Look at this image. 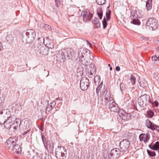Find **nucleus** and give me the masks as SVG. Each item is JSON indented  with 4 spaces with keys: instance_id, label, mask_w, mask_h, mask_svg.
<instances>
[{
    "instance_id": "17",
    "label": "nucleus",
    "mask_w": 159,
    "mask_h": 159,
    "mask_svg": "<svg viewBox=\"0 0 159 159\" xmlns=\"http://www.w3.org/2000/svg\"><path fill=\"white\" fill-rule=\"evenodd\" d=\"M76 59L80 63L86 66H87L89 64V62L86 59L84 58V56H78Z\"/></svg>"
},
{
    "instance_id": "52",
    "label": "nucleus",
    "mask_w": 159,
    "mask_h": 159,
    "mask_svg": "<svg viewBox=\"0 0 159 159\" xmlns=\"http://www.w3.org/2000/svg\"><path fill=\"white\" fill-rule=\"evenodd\" d=\"M4 101V99L3 98H0V109L1 108V107H2V106L1 104Z\"/></svg>"
},
{
    "instance_id": "32",
    "label": "nucleus",
    "mask_w": 159,
    "mask_h": 159,
    "mask_svg": "<svg viewBox=\"0 0 159 159\" xmlns=\"http://www.w3.org/2000/svg\"><path fill=\"white\" fill-rule=\"evenodd\" d=\"M41 27L44 28L46 30H51V27L50 25L46 24L44 23H42L41 24Z\"/></svg>"
},
{
    "instance_id": "50",
    "label": "nucleus",
    "mask_w": 159,
    "mask_h": 159,
    "mask_svg": "<svg viewBox=\"0 0 159 159\" xmlns=\"http://www.w3.org/2000/svg\"><path fill=\"white\" fill-rule=\"evenodd\" d=\"M106 19L107 21L110 20L111 19L110 18V15H109L108 14H106Z\"/></svg>"
},
{
    "instance_id": "49",
    "label": "nucleus",
    "mask_w": 159,
    "mask_h": 159,
    "mask_svg": "<svg viewBox=\"0 0 159 159\" xmlns=\"http://www.w3.org/2000/svg\"><path fill=\"white\" fill-rule=\"evenodd\" d=\"M39 129L42 131H43L44 125L43 123H41V125L39 127Z\"/></svg>"
},
{
    "instance_id": "7",
    "label": "nucleus",
    "mask_w": 159,
    "mask_h": 159,
    "mask_svg": "<svg viewBox=\"0 0 159 159\" xmlns=\"http://www.w3.org/2000/svg\"><path fill=\"white\" fill-rule=\"evenodd\" d=\"M35 49L38 54L45 55H47L48 53V48L46 47L45 45H37L35 47Z\"/></svg>"
},
{
    "instance_id": "55",
    "label": "nucleus",
    "mask_w": 159,
    "mask_h": 159,
    "mask_svg": "<svg viewBox=\"0 0 159 159\" xmlns=\"http://www.w3.org/2000/svg\"><path fill=\"white\" fill-rule=\"evenodd\" d=\"M154 130H156L159 133V126H158L156 125Z\"/></svg>"
},
{
    "instance_id": "51",
    "label": "nucleus",
    "mask_w": 159,
    "mask_h": 159,
    "mask_svg": "<svg viewBox=\"0 0 159 159\" xmlns=\"http://www.w3.org/2000/svg\"><path fill=\"white\" fill-rule=\"evenodd\" d=\"M8 111H6V115L7 116V117L8 118V116H11V112L10 110H8Z\"/></svg>"
},
{
    "instance_id": "54",
    "label": "nucleus",
    "mask_w": 159,
    "mask_h": 159,
    "mask_svg": "<svg viewBox=\"0 0 159 159\" xmlns=\"http://www.w3.org/2000/svg\"><path fill=\"white\" fill-rule=\"evenodd\" d=\"M103 83V82L102 81L101 82V83L100 84L98 85V87L101 89V88H102V86Z\"/></svg>"
},
{
    "instance_id": "4",
    "label": "nucleus",
    "mask_w": 159,
    "mask_h": 159,
    "mask_svg": "<svg viewBox=\"0 0 159 159\" xmlns=\"http://www.w3.org/2000/svg\"><path fill=\"white\" fill-rule=\"evenodd\" d=\"M151 102L150 96L147 94L141 95L138 99V102L139 105L142 107H146Z\"/></svg>"
},
{
    "instance_id": "6",
    "label": "nucleus",
    "mask_w": 159,
    "mask_h": 159,
    "mask_svg": "<svg viewBox=\"0 0 159 159\" xmlns=\"http://www.w3.org/2000/svg\"><path fill=\"white\" fill-rule=\"evenodd\" d=\"M81 16L82 17L83 21L84 22H86L88 21L91 20L93 17V14L89 11L84 9L82 11Z\"/></svg>"
},
{
    "instance_id": "34",
    "label": "nucleus",
    "mask_w": 159,
    "mask_h": 159,
    "mask_svg": "<svg viewBox=\"0 0 159 159\" xmlns=\"http://www.w3.org/2000/svg\"><path fill=\"white\" fill-rule=\"evenodd\" d=\"M132 19V20L131 21V24L137 25H139L140 24V22L137 18H133Z\"/></svg>"
},
{
    "instance_id": "58",
    "label": "nucleus",
    "mask_w": 159,
    "mask_h": 159,
    "mask_svg": "<svg viewBox=\"0 0 159 159\" xmlns=\"http://www.w3.org/2000/svg\"><path fill=\"white\" fill-rule=\"evenodd\" d=\"M105 101L106 103L108 102L109 100L111 98H105Z\"/></svg>"
},
{
    "instance_id": "26",
    "label": "nucleus",
    "mask_w": 159,
    "mask_h": 159,
    "mask_svg": "<svg viewBox=\"0 0 159 159\" xmlns=\"http://www.w3.org/2000/svg\"><path fill=\"white\" fill-rule=\"evenodd\" d=\"M45 39L43 38V37H39L38 39V43L36 44L37 45H39L41 44V45H43L45 44Z\"/></svg>"
},
{
    "instance_id": "46",
    "label": "nucleus",
    "mask_w": 159,
    "mask_h": 159,
    "mask_svg": "<svg viewBox=\"0 0 159 159\" xmlns=\"http://www.w3.org/2000/svg\"><path fill=\"white\" fill-rule=\"evenodd\" d=\"M153 107H157L159 102L157 101H155L154 102H151L150 103Z\"/></svg>"
},
{
    "instance_id": "61",
    "label": "nucleus",
    "mask_w": 159,
    "mask_h": 159,
    "mask_svg": "<svg viewBox=\"0 0 159 159\" xmlns=\"http://www.w3.org/2000/svg\"><path fill=\"white\" fill-rule=\"evenodd\" d=\"M2 44L0 42V51L2 49Z\"/></svg>"
},
{
    "instance_id": "59",
    "label": "nucleus",
    "mask_w": 159,
    "mask_h": 159,
    "mask_svg": "<svg viewBox=\"0 0 159 159\" xmlns=\"http://www.w3.org/2000/svg\"><path fill=\"white\" fill-rule=\"evenodd\" d=\"M51 110H45V113L46 114H49L51 113L50 111Z\"/></svg>"
},
{
    "instance_id": "23",
    "label": "nucleus",
    "mask_w": 159,
    "mask_h": 159,
    "mask_svg": "<svg viewBox=\"0 0 159 159\" xmlns=\"http://www.w3.org/2000/svg\"><path fill=\"white\" fill-rule=\"evenodd\" d=\"M149 148L152 150H159V141L156 142L153 144H150L148 146Z\"/></svg>"
},
{
    "instance_id": "21",
    "label": "nucleus",
    "mask_w": 159,
    "mask_h": 159,
    "mask_svg": "<svg viewBox=\"0 0 159 159\" xmlns=\"http://www.w3.org/2000/svg\"><path fill=\"white\" fill-rule=\"evenodd\" d=\"M92 23L94 25V27L95 28L100 27V23L98 18L95 17L92 20Z\"/></svg>"
},
{
    "instance_id": "42",
    "label": "nucleus",
    "mask_w": 159,
    "mask_h": 159,
    "mask_svg": "<svg viewBox=\"0 0 159 159\" xmlns=\"http://www.w3.org/2000/svg\"><path fill=\"white\" fill-rule=\"evenodd\" d=\"M106 0H96V2L98 4L102 5L105 3Z\"/></svg>"
},
{
    "instance_id": "45",
    "label": "nucleus",
    "mask_w": 159,
    "mask_h": 159,
    "mask_svg": "<svg viewBox=\"0 0 159 159\" xmlns=\"http://www.w3.org/2000/svg\"><path fill=\"white\" fill-rule=\"evenodd\" d=\"M55 1L56 6L57 7H61V6L63 4L61 2H60L58 1H57V0H55Z\"/></svg>"
},
{
    "instance_id": "15",
    "label": "nucleus",
    "mask_w": 159,
    "mask_h": 159,
    "mask_svg": "<svg viewBox=\"0 0 159 159\" xmlns=\"http://www.w3.org/2000/svg\"><path fill=\"white\" fill-rule=\"evenodd\" d=\"M13 123L12 125V130L13 131L17 129H20L21 128V127H20V126H21V120L20 119H16L14 120L13 119Z\"/></svg>"
},
{
    "instance_id": "44",
    "label": "nucleus",
    "mask_w": 159,
    "mask_h": 159,
    "mask_svg": "<svg viewBox=\"0 0 159 159\" xmlns=\"http://www.w3.org/2000/svg\"><path fill=\"white\" fill-rule=\"evenodd\" d=\"M87 75L90 78H92L94 76V74L92 73V72L90 70H88V72L86 73Z\"/></svg>"
},
{
    "instance_id": "10",
    "label": "nucleus",
    "mask_w": 159,
    "mask_h": 159,
    "mask_svg": "<svg viewBox=\"0 0 159 159\" xmlns=\"http://www.w3.org/2000/svg\"><path fill=\"white\" fill-rule=\"evenodd\" d=\"M89 85V80L86 77H82L80 81V87L81 90H86Z\"/></svg>"
},
{
    "instance_id": "25",
    "label": "nucleus",
    "mask_w": 159,
    "mask_h": 159,
    "mask_svg": "<svg viewBox=\"0 0 159 159\" xmlns=\"http://www.w3.org/2000/svg\"><path fill=\"white\" fill-rule=\"evenodd\" d=\"M152 0H148L146 2V8L147 11H149L152 8Z\"/></svg>"
},
{
    "instance_id": "24",
    "label": "nucleus",
    "mask_w": 159,
    "mask_h": 159,
    "mask_svg": "<svg viewBox=\"0 0 159 159\" xmlns=\"http://www.w3.org/2000/svg\"><path fill=\"white\" fill-rule=\"evenodd\" d=\"M137 11L136 9L134 10L133 9L130 11V17L131 19L133 18H138V15L137 13Z\"/></svg>"
},
{
    "instance_id": "18",
    "label": "nucleus",
    "mask_w": 159,
    "mask_h": 159,
    "mask_svg": "<svg viewBox=\"0 0 159 159\" xmlns=\"http://www.w3.org/2000/svg\"><path fill=\"white\" fill-rule=\"evenodd\" d=\"M92 52L90 50L85 48H81L78 51V56H84L83 54L88 55V54H90Z\"/></svg>"
},
{
    "instance_id": "62",
    "label": "nucleus",
    "mask_w": 159,
    "mask_h": 159,
    "mask_svg": "<svg viewBox=\"0 0 159 159\" xmlns=\"http://www.w3.org/2000/svg\"><path fill=\"white\" fill-rule=\"evenodd\" d=\"M155 78L159 82V75L155 77Z\"/></svg>"
},
{
    "instance_id": "43",
    "label": "nucleus",
    "mask_w": 159,
    "mask_h": 159,
    "mask_svg": "<svg viewBox=\"0 0 159 159\" xmlns=\"http://www.w3.org/2000/svg\"><path fill=\"white\" fill-rule=\"evenodd\" d=\"M151 59L152 61H159V56L157 57L156 55H154L151 57Z\"/></svg>"
},
{
    "instance_id": "29",
    "label": "nucleus",
    "mask_w": 159,
    "mask_h": 159,
    "mask_svg": "<svg viewBox=\"0 0 159 159\" xmlns=\"http://www.w3.org/2000/svg\"><path fill=\"white\" fill-rule=\"evenodd\" d=\"M102 93L104 94L105 98H111V95L109 92L108 90L105 89L104 87L102 91Z\"/></svg>"
},
{
    "instance_id": "3",
    "label": "nucleus",
    "mask_w": 159,
    "mask_h": 159,
    "mask_svg": "<svg viewBox=\"0 0 159 159\" xmlns=\"http://www.w3.org/2000/svg\"><path fill=\"white\" fill-rule=\"evenodd\" d=\"M55 155L58 159H64L66 155L67 152L66 149L63 146H58L56 148Z\"/></svg>"
},
{
    "instance_id": "30",
    "label": "nucleus",
    "mask_w": 159,
    "mask_h": 159,
    "mask_svg": "<svg viewBox=\"0 0 159 159\" xmlns=\"http://www.w3.org/2000/svg\"><path fill=\"white\" fill-rule=\"evenodd\" d=\"M14 38L11 34H8L6 38V41L9 43H11L13 42Z\"/></svg>"
},
{
    "instance_id": "1",
    "label": "nucleus",
    "mask_w": 159,
    "mask_h": 159,
    "mask_svg": "<svg viewBox=\"0 0 159 159\" xmlns=\"http://www.w3.org/2000/svg\"><path fill=\"white\" fill-rule=\"evenodd\" d=\"M36 34L35 31L33 29L27 30L25 35H23L22 39L26 41L27 43H31L35 39Z\"/></svg>"
},
{
    "instance_id": "12",
    "label": "nucleus",
    "mask_w": 159,
    "mask_h": 159,
    "mask_svg": "<svg viewBox=\"0 0 159 159\" xmlns=\"http://www.w3.org/2000/svg\"><path fill=\"white\" fill-rule=\"evenodd\" d=\"M13 123L12 118L11 116H8V118L3 123H0V124L2 126V124L4 125V127L6 129L12 130V125Z\"/></svg>"
},
{
    "instance_id": "28",
    "label": "nucleus",
    "mask_w": 159,
    "mask_h": 159,
    "mask_svg": "<svg viewBox=\"0 0 159 159\" xmlns=\"http://www.w3.org/2000/svg\"><path fill=\"white\" fill-rule=\"evenodd\" d=\"M41 137L45 149H48V143L44 135L41 134Z\"/></svg>"
},
{
    "instance_id": "20",
    "label": "nucleus",
    "mask_w": 159,
    "mask_h": 159,
    "mask_svg": "<svg viewBox=\"0 0 159 159\" xmlns=\"http://www.w3.org/2000/svg\"><path fill=\"white\" fill-rule=\"evenodd\" d=\"M46 47L49 48H52L54 47V44L52 40H50L49 38L47 37L45 38V44Z\"/></svg>"
},
{
    "instance_id": "5",
    "label": "nucleus",
    "mask_w": 159,
    "mask_h": 159,
    "mask_svg": "<svg viewBox=\"0 0 159 159\" xmlns=\"http://www.w3.org/2000/svg\"><path fill=\"white\" fill-rule=\"evenodd\" d=\"M121 151L119 148H114L108 154L106 158L107 159H116L120 157Z\"/></svg>"
},
{
    "instance_id": "2",
    "label": "nucleus",
    "mask_w": 159,
    "mask_h": 159,
    "mask_svg": "<svg viewBox=\"0 0 159 159\" xmlns=\"http://www.w3.org/2000/svg\"><path fill=\"white\" fill-rule=\"evenodd\" d=\"M74 53L73 49L70 48H67L62 52L60 56L61 61L64 62L65 60H69L72 58L73 57Z\"/></svg>"
},
{
    "instance_id": "48",
    "label": "nucleus",
    "mask_w": 159,
    "mask_h": 159,
    "mask_svg": "<svg viewBox=\"0 0 159 159\" xmlns=\"http://www.w3.org/2000/svg\"><path fill=\"white\" fill-rule=\"evenodd\" d=\"M90 70L91 71L92 73H93L94 75H95L96 72V67L95 66L91 69Z\"/></svg>"
},
{
    "instance_id": "53",
    "label": "nucleus",
    "mask_w": 159,
    "mask_h": 159,
    "mask_svg": "<svg viewBox=\"0 0 159 159\" xmlns=\"http://www.w3.org/2000/svg\"><path fill=\"white\" fill-rule=\"evenodd\" d=\"M94 66H95V65L92 63H91L89 65V67L91 69L94 67Z\"/></svg>"
},
{
    "instance_id": "27",
    "label": "nucleus",
    "mask_w": 159,
    "mask_h": 159,
    "mask_svg": "<svg viewBox=\"0 0 159 159\" xmlns=\"http://www.w3.org/2000/svg\"><path fill=\"white\" fill-rule=\"evenodd\" d=\"M97 13L100 20L102 18L103 16L102 9V8H98L97 10Z\"/></svg>"
},
{
    "instance_id": "37",
    "label": "nucleus",
    "mask_w": 159,
    "mask_h": 159,
    "mask_svg": "<svg viewBox=\"0 0 159 159\" xmlns=\"http://www.w3.org/2000/svg\"><path fill=\"white\" fill-rule=\"evenodd\" d=\"M94 82L96 84L97 83H99L100 81V78L99 75H96L94 78Z\"/></svg>"
},
{
    "instance_id": "9",
    "label": "nucleus",
    "mask_w": 159,
    "mask_h": 159,
    "mask_svg": "<svg viewBox=\"0 0 159 159\" xmlns=\"http://www.w3.org/2000/svg\"><path fill=\"white\" fill-rule=\"evenodd\" d=\"M117 111H114L118 112V115L123 120H125L129 119L132 115L130 113L126 112L125 110H117Z\"/></svg>"
},
{
    "instance_id": "39",
    "label": "nucleus",
    "mask_w": 159,
    "mask_h": 159,
    "mask_svg": "<svg viewBox=\"0 0 159 159\" xmlns=\"http://www.w3.org/2000/svg\"><path fill=\"white\" fill-rule=\"evenodd\" d=\"M120 89L121 92L124 90L126 88V85L123 83H121L120 85Z\"/></svg>"
},
{
    "instance_id": "47",
    "label": "nucleus",
    "mask_w": 159,
    "mask_h": 159,
    "mask_svg": "<svg viewBox=\"0 0 159 159\" xmlns=\"http://www.w3.org/2000/svg\"><path fill=\"white\" fill-rule=\"evenodd\" d=\"M8 7V4L7 3H5L2 6V8L4 10L7 9Z\"/></svg>"
},
{
    "instance_id": "19",
    "label": "nucleus",
    "mask_w": 159,
    "mask_h": 159,
    "mask_svg": "<svg viewBox=\"0 0 159 159\" xmlns=\"http://www.w3.org/2000/svg\"><path fill=\"white\" fill-rule=\"evenodd\" d=\"M12 150L13 153H16L19 154L21 152V147L20 146L16 143L12 148Z\"/></svg>"
},
{
    "instance_id": "38",
    "label": "nucleus",
    "mask_w": 159,
    "mask_h": 159,
    "mask_svg": "<svg viewBox=\"0 0 159 159\" xmlns=\"http://www.w3.org/2000/svg\"><path fill=\"white\" fill-rule=\"evenodd\" d=\"M147 152L148 155L151 157H153L156 156L155 152L149 150H147Z\"/></svg>"
},
{
    "instance_id": "35",
    "label": "nucleus",
    "mask_w": 159,
    "mask_h": 159,
    "mask_svg": "<svg viewBox=\"0 0 159 159\" xmlns=\"http://www.w3.org/2000/svg\"><path fill=\"white\" fill-rule=\"evenodd\" d=\"M154 115V112L152 110H148L147 111V114L146 115V116L149 118H152Z\"/></svg>"
},
{
    "instance_id": "60",
    "label": "nucleus",
    "mask_w": 159,
    "mask_h": 159,
    "mask_svg": "<svg viewBox=\"0 0 159 159\" xmlns=\"http://www.w3.org/2000/svg\"><path fill=\"white\" fill-rule=\"evenodd\" d=\"M111 13V11L110 10H109L108 11H107L106 14H108L109 15H110Z\"/></svg>"
},
{
    "instance_id": "13",
    "label": "nucleus",
    "mask_w": 159,
    "mask_h": 159,
    "mask_svg": "<svg viewBox=\"0 0 159 159\" xmlns=\"http://www.w3.org/2000/svg\"><path fill=\"white\" fill-rule=\"evenodd\" d=\"M17 138L16 137L13 138L10 137L6 142V147L8 149L11 147L12 148L13 145L17 143Z\"/></svg>"
},
{
    "instance_id": "16",
    "label": "nucleus",
    "mask_w": 159,
    "mask_h": 159,
    "mask_svg": "<svg viewBox=\"0 0 159 159\" xmlns=\"http://www.w3.org/2000/svg\"><path fill=\"white\" fill-rule=\"evenodd\" d=\"M150 135L149 133L142 134L139 136V138L140 141H143L145 143H147L150 139Z\"/></svg>"
},
{
    "instance_id": "56",
    "label": "nucleus",
    "mask_w": 159,
    "mask_h": 159,
    "mask_svg": "<svg viewBox=\"0 0 159 159\" xmlns=\"http://www.w3.org/2000/svg\"><path fill=\"white\" fill-rule=\"evenodd\" d=\"M51 158V157L49 156V155H46L44 157V159H50Z\"/></svg>"
},
{
    "instance_id": "22",
    "label": "nucleus",
    "mask_w": 159,
    "mask_h": 159,
    "mask_svg": "<svg viewBox=\"0 0 159 159\" xmlns=\"http://www.w3.org/2000/svg\"><path fill=\"white\" fill-rule=\"evenodd\" d=\"M146 125L148 128L152 130H154V128L156 126V125L152 123L148 119H147L146 120Z\"/></svg>"
},
{
    "instance_id": "33",
    "label": "nucleus",
    "mask_w": 159,
    "mask_h": 159,
    "mask_svg": "<svg viewBox=\"0 0 159 159\" xmlns=\"http://www.w3.org/2000/svg\"><path fill=\"white\" fill-rule=\"evenodd\" d=\"M48 149H46L48 150L49 152L50 153L52 152L53 148L54 145L53 143H48Z\"/></svg>"
},
{
    "instance_id": "41",
    "label": "nucleus",
    "mask_w": 159,
    "mask_h": 159,
    "mask_svg": "<svg viewBox=\"0 0 159 159\" xmlns=\"http://www.w3.org/2000/svg\"><path fill=\"white\" fill-rule=\"evenodd\" d=\"M130 81L132 83V85H134L135 83L136 78L135 76L132 75H131L130 77Z\"/></svg>"
},
{
    "instance_id": "57",
    "label": "nucleus",
    "mask_w": 159,
    "mask_h": 159,
    "mask_svg": "<svg viewBox=\"0 0 159 159\" xmlns=\"http://www.w3.org/2000/svg\"><path fill=\"white\" fill-rule=\"evenodd\" d=\"M116 70L117 71H119L120 70V68L119 66H117L116 67Z\"/></svg>"
},
{
    "instance_id": "63",
    "label": "nucleus",
    "mask_w": 159,
    "mask_h": 159,
    "mask_svg": "<svg viewBox=\"0 0 159 159\" xmlns=\"http://www.w3.org/2000/svg\"><path fill=\"white\" fill-rule=\"evenodd\" d=\"M87 42L88 43V44H89V45L90 47H91V46H92L91 43L90 42H89V41H88L87 40Z\"/></svg>"
},
{
    "instance_id": "64",
    "label": "nucleus",
    "mask_w": 159,
    "mask_h": 159,
    "mask_svg": "<svg viewBox=\"0 0 159 159\" xmlns=\"http://www.w3.org/2000/svg\"><path fill=\"white\" fill-rule=\"evenodd\" d=\"M99 91L98 90L96 89V93L97 94H98L99 92Z\"/></svg>"
},
{
    "instance_id": "36",
    "label": "nucleus",
    "mask_w": 159,
    "mask_h": 159,
    "mask_svg": "<svg viewBox=\"0 0 159 159\" xmlns=\"http://www.w3.org/2000/svg\"><path fill=\"white\" fill-rule=\"evenodd\" d=\"M56 104V102L55 101H53L50 104V105H48V107H46L45 109H47L48 108L49 109L50 108L51 109H52L54 108V107L55 106Z\"/></svg>"
},
{
    "instance_id": "40",
    "label": "nucleus",
    "mask_w": 159,
    "mask_h": 159,
    "mask_svg": "<svg viewBox=\"0 0 159 159\" xmlns=\"http://www.w3.org/2000/svg\"><path fill=\"white\" fill-rule=\"evenodd\" d=\"M107 20H106L105 16L104 17L102 21V23L103 25V28L105 29L107 26Z\"/></svg>"
},
{
    "instance_id": "11",
    "label": "nucleus",
    "mask_w": 159,
    "mask_h": 159,
    "mask_svg": "<svg viewBox=\"0 0 159 159\" xmlns=\"http://www.w3.org/2000/svg\"><path fill=\"white\" fill-rule=\"evenodd\" d=\"M130 146V143L128 139H125L121 141L120 143V151L124 152L126 151Z\"/></svg>"
},
{
    "instance_id": "14",
    "label": "nucleus",
    "mask_w": 159,
    "mask_h": 159,
    "mask_svg": "<svg viewBox=\"0 0 159 159\" xmlns=\"http://www.w3.org/2000/svg\"><path fill=\"white\" fill-rule=\"evenodd\" d=\"M21 124L20 127L22 129H23L24 130L27 129L22 133L23 135L25 134L30 131V129H29L30 126L28 120H24L21 121Z\"/></svg>"
},
{
    "instance_id": "31",
    "label": "nucleus",
    "mask_w": 159,
    "mask_h": 159,
    "mask_svg": "<svg viewBox=\"0 0 159 159\" xmlns=\"http://www.w3.org/2000/svg\"><path fill=\"white\" fill-rule=\"evenodd\" d=\"M110 109H117L118 106L115 102H112L109 105Z\"/></svg>"
},
{
    "instance_id": "8",
    "label": "nucleus",
    "mask_w": 159,
    "mask_h": 159,
    "mask_svg": "<svg viewBox=\"0 0 159 159\" xmlns=\"http://www.w3.org/2000/svg\"><path fill=\"white\" fill-rule=\"evenodd\" d=\"M146 25L151 27L152 30H155L158 27V21L153 17L149 18L146 21Z\"/></svg>"
}]
</instances>
